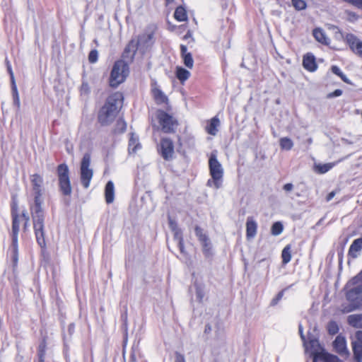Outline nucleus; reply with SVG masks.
<instances>
[{
	"mask_svg": "<svg viewBox=\"0 0 362 362\" xmlns=\"http://www.w3.org/2000/svg\"><path fill=\"white\" fill-rule=\"evenodd\" d=\"M33 194V204L30 206L36 241L42 249L46 248L45 211L42 207L45 192L44 179L39 173L30 176Z\"/></svg>",
	"mask_w": 362,
	"mask_h": 362,
	"instance_id": "nucleus-1",
	"label": "nucleus"
},
{
	"mask_svg": "<svg viewBox=\"0 0 362 362\" xmlns=\"http://www.w3.org/2000/svg\"><path fill=\"white\" fill-rule=\"evenodd\" d=\"M11 215L12 219L11 224V259L13 267L16 269L18 262V233L20 231L21 223H23V230L26 233L29 228L30 217L26 211L21 214L18 212L16 203H13L11 207Z\"/></svg>",
	"mask_w": 362,
	"mask_h": 362,
	"instance_id": "nucleus-2",
	"label": "nucleus"
},
{
	"mask_svg": "<svg viewBox=\"0 0 362 362\" xmlns=\"http://www.w3.org/2000/svg\"><path fill=\"white\" fill-rule=\"evenodd\" d=\"M124 95L119 91L110 94L98 112V121L102 126L109 125L121 110Z\"/></svg>",
	"mask_w": 362,
	"mask_h": 362,
	"instance_id": "nucleus-3",
	"label": "nucleus"
},
{
	"mask_svg": "<svg viewBox=\"0 0 362 362\" xmlns=\"http://www.w3.org/2000/svg\"><path fill=\"white\" fill-rule=\"evenodd\" d=\"M209 169L211 178L207 181V186L219 189L222 186L224 170L218 160L216 150L213 151L209 156Z\"/></svg>",
	"mask_w": 362,
	"mask_h": 362,
	"instance_id": "nucleus-4",
	"label": "nucleus"
},
{
	"mask_svg": "<svg viewBox=\"0 0 362 362\" xmlns=\"http://www.w3.org/2000/svg\"><path fill=\"white\" fill-rule=\"evenodd\" d=\"M129 72V65L123 59L115 62L109 78V86L117 88L122 83L128 76Z\"/></svg>",
	"mask_w": 362,
	"mask_h": 362,
	"instance_id": "nucleus-5",
	"label": "nucleus"
},
{
	"mask_svg": "<svg viewBox=\"0 0 362 362\" xmlns=\"http://www.w3.org/2000/svg\"><path fill=\"white\" fill-rule=\"evenodd\" d=\"M56 171L60 193L64 197L70 196L72 192V187L68 165L64 163L59 164Z\"/></svg>",
	"mask_w": 362,
	"mask_h": 362,
	"instance_id": "nucleus-6",
	"label": "nucleus"
},
{
	"mask_svg": "<svg viewBox=\"0 0 362 362\" xmlns=\"http://www.w3.org/2000/svg\"><path fill=\"white\" fill-rule=\"evenodd\" d=\"M156 117L161 131L164 133H173L178 127V122L173 115L163 110L156 111Z\"/></svg>",
	"mask_w": 362,
	"mask_h": 362,
	"instance_id": "nucleus-7",
	"label": "nucleus"
},
{
	"mask_svg": "<svg viewBox=\"0 0 362 362\" xmlns=\"http://www.w3.org/2000/svg\"><path fill=\"white\" fill-rule=\"evenodd\" d=\"M90 155L86 153L83 155L80 164V180L85 189L89 187L93 176V170L90 168Z\"/></svg>",
	"mask_w": 362,
	"mask_h": 362,
	"instance_id": "nucleus-8",
	"label": "nucleus"
},
{
	"mask_svg": "<svg viewBox=\"0 0 362 362\" xmlns=\"http://www.w3.org/2000/svg\"><path fill=\"white\" fill-rule=\"evenodd\" d=\"M156 27L154 25L148 26L145 31L136 38L139 47L141 49H148L151 47L155 42V34Z\"/></svg>",
	"mask_w": 362,
	"mask_h": 362,
	"instance_id": "nucleus-9",
	"label": "nucleus"
},
{
	"mask_svg": "<svg viewBox=\"0 0 362 362\" xmlns=\"http://www.w3.org/2000/svg\"><path fill=\"white\" fill-rule=\"evenodd\" d=\"M151 86V92L155 103L158 105L163 106L166 110L169 111L170 106L168 96L161 90L156 81L152 82Z\"/></svg>",
	"mask_w": 362,
	"mask_h": 362,
	"instance_id": "nucleus-10",
	"label": "nucleus"
},
{
	"mask_svg": "<svg viewBox=\"0 0 362 362\" xmlns=\"http://www.w3.org/2000/svg\"><path fill=\"white\" fill-rule=\"evenodd\" d=\"M158 152L164 160H168L172 159L174 155L173 141L168 138H162L158 146Z\"/></svg>",
	"mask_w": 362,
	"mask_h": 362,
	"instance_id": "nucleus-11",
	"label": "nucleus"
},
{
	"mask_svg": "<svg viewBox=\"0 0 362 362\" xmlns=\"http://www.w3.org/2000/svg\"><path fill=\"white\" fill-rule=\"evenodd\" d=\"M168 224L170 228L174 233V237L172 240H167L168 247L173 252L172 247L174 243L178 250L181 251V235H180L178 225L177 221L170 214H168Z\"/></svg>",
	"mask_w": 362,
	"mask_h": 362,
	"instance_id": "nucleus-12",
	"label": "nucleus"
},
{
	"mask_svg": "<svg viewBox=\"0 0 362 362\" xmlns=\"http://www.w3.org/2000/svg\"><path fill=\"white\" fill-rule=\"evenodd\" d=\"M195 233L202 244L204 254L206 257L211 256L212 255V247L208 236L199 227L195 228Z\"/></svg>",
	"mask_w": 362,
	"mask_h": 362,
	"instance_id": "nucleus-13",
	"label": "nucleus"
},
{
	"mask_svg": "<svg viewBox=\"0 0 362 362\" xmlns=\"http://www.w3.org/2000/svg\"><path fill=\"white\" fill-rule=\"evenodd\" d=\"M138 49V42H136V38H132L125 46L122 54V57L128 62H132Z\"/></svg>",
	"mask_w": 362,
	"mask_h": 362,
	"instance_id": "nucleus-14",
	"label": "nucleus"
},
{
	"mask_svg": "<svg viewBox=\"0 0 362 362\" xmlns=\"http://www.w3.org/2000/svg\"><path fill=\"white\" fill-rule=\"evenodd\" d=\"M347 299L352 302H356L352 308L344 310L346 312H350L358 305V301L362 300V284L350 288L346 293Z\"/></svg>",
	"mask_w": 362,
	"mask_h": 362,
	"instance_id": "nucleus-15",
	"label": "nucleus"
},
{
	"mask_svg": "<svg viewBox=\"0 0 362 362\" xmlns=\"http://www.w3.org/2000/svg\"><path fill=\"white\" fill-rule=\"evenodd\" d=\"M345 40L352 52L362 57V41L353 34H347Z\"/></svg>",
	"mask_w": 362,
	"mask_h": 362,
	"instance_id": "nucleus-16",
	"label": "nucleus"
},
{
	"mask_svg": "<svg viewBox=\"0 0 362 362\" xmlns=\"http://www.w3.org/2000/svg\"><path fill=\"white\" fill-rule=\"evenodd\" d=\"M194 287L196 291V296L199 301H202L206 295L205 286L202 277L194 275Z\"/></svg>",
	"mask_w": 362,
	"mask_h": 362,
	"instance_id": "nucleus-17",
	"label": "nucleus"
},
{
	"mask_svg": "<svg viewBox=\"0 0 362 362\" xmlns=\"http://www.w3.org/2000/svg\"><path fill=\"white\" fill-rule=\"evenodd\" d=\"M303 344L305 346V351L310 352L313 358L316 354H319L321 352H325L322 350L320 351V347L319 342L315 338L310 339L309 341H305L303 342Z\"/></svg>",
	"mask_w": 362,
	"mask_h": 362,
	"instance_id": "nucleus-18",
	"label": "nucleus"
},
{
	"mask_svg": "<svg viewBox=\"0 0 362 362\" xmlns=\"http://www.w3.org/2000/svg\"><path fill=\"white\" fill-rule=\"evenodd\" d=\"M333 345L335 351L340 355L346 356L348 354L346 340L344 337L341 335L337 336L334 341Z\"/></svg>",
	"mask_w": 362,
	"mask_h": 362,
	"instance_id": "nucleus-19",
	"label": "nucleus"
},
{
	"mask_svg": "<svg viewBox=\"0 0 362 362\" xmlns=\"http://www.w3.org/2000/svg\"><path fill=\"white\" fill-rule=\"evenodd\" d=\"M141 148V145L139 141V137L133 132L129 134L128 142V152L129 154H134Z\"/></svg>",
	"mask_w": 362,
	"mask_h": 362,
	"instance_id": "nucleus-20",
	"label": "nucleus"
},
{
	"mask_svg": "<svg viewBox=\"0 0 362 362\" xmlns=\"http://www.w3.org/2000/svg\"><path fill=\"white\" fill-rule=\"evenodd\" d=\"M357 340L352 342L353 351L354 356L358 362H361L362 360V332L357 334Z\"/></svg>",
	"mask_w": 362,
	"mask_h": 362,
	"instance_id": "nucleus-21",
	"label": "nucleus"
},
{
	"mask_svg": "<svg viewBox=\"0 0 362 362\" xmlns=\"http://www.w3.org/2000/svg\"><path fill=\"white\" fill-rule=\"evenodd\" d=\"M257 223L251 217L247 218L246 222V236L247 239L254 238L257 234Z\"/></svg>",
	"mask_w": 362,
	"mask_h": 362,
	"instance_id": "nucleus-22",
	"label": "nucleus"
},
{
	"mask_svg": "<svg viewBox=\"0 0 362 362\" xmlns=\"http://www.w3.org/2000/svg\"><path fill=\"white\" fill-rule=\"evenodd\" d=\"M105 199L107 204H110L114 202L115 186L113 182L111 180L106 183L105 187Z\"/></svg>",
	"mask_w": 362,
	"mask_h": 362,
	"instance_id": "nucleus-23",
	"label": "nucleus"
},
{
	"mask_svg": "<svg viewBox=\"0 0 362 362\" xmlns=\"http://www.w3.org/2000/svg\"><path fill=\"white\" fill-rule=\"evenodd\" d=\"M303 67L309 71H314L317 69L315 57L311 54H307L303 57Z\"/></svg>",
	"mask_w": 362,
	"mask_h": 362,
	"instance_id": "nucleus-24",
	"label": "nucleus"
},
{
	"mask_svg": "<svg viewBox=\"0 0 362 362\" xmlns=\"http://www.w3.org/2000/svg\"><path fill=\"white\" fill-rule=\"evenodd\" d=\"M362 250V238L356 239L351 245L349 250V256L356 258Z\"/></svg>",
	"mask_w": 362,
	"mask_h": 362,
	"instance_id": "nucleus-25",
	"label": "nucleus"
},
{
	"mask_svg": "<svg viewBox=\"0 0 362 362\" xmlns=\"http://www.w3.org/2000/svg\"><path fill=\"white\" fill-rule=\"evenodd\" d=\"M313 362H339V358L326 352H321L314 356Z\"/></svg>",
	"mask_w": 362,
	"mask_h": 362,
	"instance_id": "nucleus-26",
	"label": "nucleus"
},
{
	"mask_svg": "<svg viewBox=\"0 0 362 362\" xmlns=\"http://www.w3.org/2000/svg\"><path fill=\"white\" fill-rule=\"evenodd\" d=\"M220 125V120L217 117L211 118L206 127V131L209 134L215 136L218 132V127Z\"/></svg>",
	"mask_w": 362,
	"mask_h": 362,
	"instance_id": "nucleus-27",
	"label": "nucleus"
},
{
	"mask_svg": "<svg viewBox=\"0 0 362 362\" xmlns=\"http://www.w3.org/2000/svg\"><path fill=\"white\" fill-rule=\"evenodd\" d=\"M334 163H315L314 165V171L319 174H324L330 170L334 166Z\"/></svg>",
	"mask_w": 362,
	"mask_h": 362,
	"instance_id": "nucleus-28",
	"label": "nucleus"
},
{
	"mask_svg": "<svg viewBox=\"0 0 362 362\" xmlns=\"http://www.w3.org/2000/svg\"><path fill=\"white\" fill-rule=\"evenodd\" d=\"M127 130V123L122 118H119L117 120L115 127L112 129V132L113 134H122Z\"/></svg>",
	"mask_w": 362,
	"mask_h": 362,
	"instance_id": "nucleus-29",
	"label": "nucleus"
},
{
	"mask_svg": "<svg viewBox=\"0 0 362 362\" xmlns=\"http://www.w3.org/2000/svg\"><path fill=\"white\" fill-rule=\"evenodd\" d=\"M313 35L317 41L322 44L327 45L329 42L325 32L320 28H316L313 30Z\"/></svg>",
	"mask_w": 362,
	"mask_h": 362,
	"instance_id": "nucleus-30",
	"label": "nucleus"
},
{
	"mask_svg": "<svg viewBox=\"0 0 362 362\" xmlns=\"http://www.w3.org/2000/svg\"><path fill=\"white\" fill-rule=\"evenodd\" d=\"M348 322L354 327H362V315H351L348 317Z\"/></svg>",
	"mask_w": 362,
	"mask_h": 362,
	"instance_id": "nucleus-31",
	"label": "nucleus"
},
{
	"mask_svg": "<svg viewBox=\"0 0 362 362\" xmlns=\"http://www.w3.org/2000/svg\"><path fill=\"white\" fill-rule=\"evenodd\" d=\"M279 145L282 149L290 151L293 146V142L288 137H282L279 140Z\"/></svg>",
	"mask_w": 362,
	"mask_h": 362,
	"instance_id": "nucleus-32",
	"label": "nucleus"
},
{
	"mask_svg": "<svg viewBox=\"0 0 362 362\" xmlns=\"http://www.w3.org/2000/svg\"><path fill=\"white\" fill-rule=\"evenodd\" d=\"M11 90L13 105L17 107V109H19L21 106V102L16 84L11 86Z\"/></svg>",
	"mask_w": 362,
	"mask_h": 362,
	"instance_id": "nucleus-33",
	"label": "nucleus"
},
{
	"mask_svg": "<svg viewBox=\"0 0 362 362\" xmlns=\"http://www.w3.org/2000/svg\"><path fill=\"white\" fill-rule=\"evenodd\" d=\"M281 257H282V262L284 264H287L288 263L291 259V246L290 245H286L283 251H282V254H281Z\"/></svg>",
	"mask_w": 362,
	"mask_h": 362,
	"instance_id": "nucleus-34",
	"label": "nucleus"
},
{
	"mask_svg": "<svg viewBox=\"0 0 362 362\" xmlns=\"http://www.w3.org/2000/svg\"><path fill=\"white\" fill-rule=\"evenodd\" d=\"M283 229L284 226L281 222H275L272 226L271 233L273 235H279L282 233Z\"/></svg>",
	"mask_w": 362,
	"mask_h": 362,
	"instance_id": "nucleus-35",
	"label": "nucleus"
},
{
	"mask_svg": "<svg viewBox=\"0 0 362 362\" xmlns=\"http://www.w3.org/2000/svg\"><path fill=\"white\" fill-rule=\"evenodd\" d=\"M47 349V341L44 338L37 347V356H45Z\"/></svg>",
	"mask_w": 362,
	"mask_h": 362,
	"instance_id": "nucleus-36",
	"label": "nucleus"
},
{
	"mask_svg": "<svg viewBox=\"0 0 362 362\" xmlns=\"http://www.w3.org/2000/svg\"><path fill=\"white\" fill-rule=\"evenodd\" d=\"M291 2L293 7L298 11L304 10L307 7V4L304 0H291Z\"/></svg>",
	"mask_w": 362,
	"mask_h": 362,
	"instance_id": "nucleus-37",
	"label": "nucleus"
},
{
	"mask_svg": "<svg viewBox=\"0 0 362 362\" xmlns=\"http://www.w3.org/2000/svg\"><path fill=\"white\" fill-rule=\"evenodd\" d=\"M6 66L7 71L10 76L11 86L15 85L16 81H15V77H14L13 69H12V66H11L10 62L7 59L6 60Z\"/></svg>",
	"mask_w": 362,
	"mask_h": 362,
	"instance_id": "nucleus-38",
	"label": "nucleus"
},
{
	"mask_svg": "<svg viewBox=\"0 0 362 362\" xmlns=\"http://www.w3.org/2000/svg\"><path fill=\"white\" fill-rule=\"evenodd\" d=\"M98 59V52L96 49H92L88 54V61L91 64L95 63Z\"/></svg>",
	"mask_w": 362,
	"mask_h": 362,
	"instance_id": "nucleus-39",
	"label": "nucleus"
},
{
	"mask_svg": "<svg viewBox=\"0 0 362 362\" xmlns=\"http://www.w3.org/2000/svg\"><path fill=\"white\" fill-rule=\"evenodd\" d=\"M90 86L88 82L83 81L80 87L81 95H88L90 93Z\"/></svg>",
	"mask_w": 362,
	"mask_h": 362,
	"instance_id": "nucleus-40",
	"label": "nucleus"
},
{
	"mask_svg": "<svg viewBox=\"0 0 362 362\" xmlns=\"http://www.w3.org/2000/svg\"><path fill=\"white\" fill-rule=\"evenodd\" d=\"M184 64L187 67H188L189 69H192L193 67L194 60L190 54H187L185 55Z\"/></svg>",
	"mask_w": 362,
	"mask_h": 362,
	"instance_id": "nucleus-41",
	"label": "nucleus"
},
{
	"mask_svg": "<svg viewBox=\"0 0 362 362\" xmlns=\"http://www.w3.org/2000/svg\"><path fill=\"white\" fill-rule=\"evenodd\" d=\"M327 328L329 333L331 334H335L338 332V326L334 322H329Z\"/></svg>",
	"mask_w": 362,
	"mask_h": 362,
	"instance_id": "nucleus-42",
	"label": "nucleus"
},
{
	"mask_svg": "<svg viewBox=\"0 0 362 362\" xmlns=\"http://www.w3.org/2000/svg\"><path fill=\"white\" fill-rule=\"evenodd\" d=\"M174 18L177 21H181V6H179L176 8L175 11L174 13Z\"/></svg>",
	"mask_w": 362,
	"mask_h": 362,
	"instance_id": "nucleus-43",
	"label": "nucleus"
},
{
	"mask_svg": "<svg viewBox=\"0 0 362 362\" xmlns=\"http://www.w3.org/2000/svg\"><path fill=\"white\" fill-rule=\"evenodd\" d=\"M342 94V90L340 89H337L334 92L329 93L328 95L329 98H334V97H338L340 96Z\"/></svg>",
	"mask_w": 362,
	"mask_h": 362,
	"instance_id": "nucleus-44",
	"label": "nucleus"
},
{
	"mask_svg": "<svg viewBox=\"0 0 362 362\" xmlns=\"http://www.w3.org/2000/svg\"><path fill=\"white\" fill-rule=\"evenodd\" d=\"M361 277L358 276H355L348 283V286L356 285L358 283Z\"/></svg>",
	"mask_w": 362,
	"mask_h": 362,
	"instance_id": "nucleus-45",
	"label": "nucleus"
},
{
	"mask_svg": "<svg viewBox=\"0 0 362 362\" xmlns=\"http://www.w3.org/2000/svg\"><path fill=\"white\" fill-rule=\"evenodd\" d=\"M332 71L334 74H336V75H337V76H341V74L343 73V72L341 71V69H340L338 66H332Z\"/></svg>",
	"mask_w": 362,
	"mask_h": 362,
	"instance_id": "nucleus-46",
	"label": "nucleus"
},
{
	"mask_svg": "<svg viewBox=\"0 0 362 362\" xmlns=\"http://www.w3.org/2000/svg\"><path fill=\"white\" fill-rule=\"evenodd\" d=\"M190 75L191 74L189 71L182 69V82L188 79Z\"/></svg>",
	"mask_w": 362,
	"mask_h": 362,
	"instance_id": "nucleus-47",
	"label": "nucleus"
},
{
	"mask_svg": "<svg viewBox=\"0 0 362 362\" xmlns=\"http://www.w3.org/2000/svg\"><path fill=\"white\" fill-rule=\"evenodd\" d=\"M282 296H283V292H280V293L277 295V296H276L275 298H274V299L272 300V304L273 305H276V304L278 303V301H279V300L282 298Z\"/></svg>",
	"mask_w": 362,
	"mask_h": 362,
	"instance_id": "nucleus-48",
	"label": "nucleus"
},
{
	"mask_svg": "<svg viewBox=\"0 0 362 362\" xmlns=\"http://www.w3.org/2000/svg\"><path fill=\"white\" fill-rule=\"evenodd\" d=\"M283 189L286 192H291L293 189V185L291 183H287L284 185Z\"/></svg>",
	"mask_w": 362,
	"mask_h": 362,
	"instance_id": "nucleus-49",
	"label": "nucleus"
},
{
	"mask_svg": "<svg viewBox=\"0 0 362 362\" xmlns=\"http://www.w3.org/2000/svg\"><path fill=\"white\" fill-rule=\"evenodd\" d=\"M175 74L177 78L181 81V66H177Z\"/></svg>",
	"mask_w": 362,
	"mask_h": 362,
	"instance_id": "nucleus-50",
	"label": "nucleus"
},
{
	"mask_svg": "<svg viewBox=\"0 0 362 362\" xmlns=\"http://www.w3.org/2000/svg\"><path fill=\"white\" fill-rule=\"evenodd\" d=\"M335 196V192L332 191L331 192L327 197V201L329 202L333 199V197Z\"/></svg>",
	"mask_w": 362,
	"mask_h": 362,
	"instance_id": "nucleus-51",
	"label": "nucleus"
},
{
	"mask_svg": "<svg viewBox=\"0 0 362 362\" xmlns=\"http://www.w3.org/2000/svg\"><path fill=\"white\" fill-rule=\"evenodd\" d=\"M175 362H181V355L180 354V353L175 352Z\"/></svg>",
	"mask_w": 362,
	"mask_h": 362,
	"instance_id": "nucleus-52",
	"label": "nucleus"
},
{
	"mask_svg": "<svg viewBox=\"0 0 362 362\" xmlns=\"http://www.w3.org/2000/svg\"><path fill=\"white\" fill-rule=\"evenodd\" d=\"M129 362H136V355L134 352L130 355Z\"/></svg>",
	"mask_w": 362,
	"mask_h": 362,
	"instance_id": "nucleus-53",
	"label": "nucleus"
},
{
	"mask_svg": "<svg viewBox=\"0 0 362 362\" xmlns=\"http://www.w3.org/2000/svg\"><path fill=\"white\" fill-rule=\"evenodd\" d=\"M299 332L300 334V337H301L303 341L304 342L305 341V336L303 335V327L301 325H299Z\"/></svg>",
	"mask_w": 362,
	"mask_h": 362,
	"instance_id": "nucleus-54",
	"label": "nucleus"
},
{
	"mask_svg": "<svg viewBox=\"0 0 362 362\" xmlns=\"http://www.w3.org/2000/svg\"><path fill=\"white\" fill-rule=\"evenodd\" d=\"M182 22L187 21V16L186 11H185V10L184 9L183 7H182Z\"/></svg>",
	"mask_w": 362,
	"mask_h": 362,
	"instance_id": "nucleus-55",
	"label": "nucleus"
},
{
	"mask_svg": "<svg viewBox=\"0 0 362 362\" xmlns=\"http://www.w3.org/2000/svg\"><path fill=\"white\" fill-rule=\"evenodd\" d=\"M339 77L346 83H349V79L347 78V77L346 76V75H344L343 73L341 74V76H339Z\"/></svg>",
	"mask_w": 362,
	"mask_h": 362,
	"instance_id": "nucleus-56",
	"label": "nucleus"
},
{
	"mask_svg": "<svg viewBox=\"0 0 362 362\" xmlns=\"http://www.w3.org/2000/svg\"><path fill=\"white\" fill-rule=\"evenodd\" d=\"M175 0H165V4L166 6H169L170 4H173Z\"/></svg>",
	"mask_w": 362,
	"mask_h": 362,
	"instance_id": "nucleus-57",
	"label": "nucleus"
},
{
	"mask_svg": "<svg viewBox=\"0 0 362 362\" xmlns=\"http://www.w3.org/2000/svg\"><path fill=\"white\" fill-rule=\"evenodd\" d=\"M190 37H191V30H189L187 31V34L185 35V37H185V39H187V38Z\"/></svg>",
	"mask_w": 362,
	"mask_h": 362,
	"instance_id": "nucleus-58",
	"label": "nucleus"
},
{
	"mask_svg": "<svg viewBox=\"0 0 362 362\" xmlns=\"http://www.w3.org/2000/svg\"><path fill=\"white\" fill-rule=\"evenodd\" d=\"M45 356H38V362H45Z\"/></svg>",
	"mask_w": 362,
	"mask_h": 362,
	"instance_id": "nucleus-59",
	"label": "nucleus"
},
{
	"mask_svg": "<svg viewBox=\"0 0 362 362\" xmlns=\"http://www.w3.org/2000/svg\"><path fill=\"white\" fill-rule=\"evenodd\" d=\"M193 23H194L193 29H195L197 27V22H196L195 19L193 20Z\"/></svg>",
	"mask_w": 362,
	"mask_h": 362,
	"instance_id": "nucleus-60",
	"label": "nucleus"
},
{
	"mask_svg": "<svg viewBox=\"0 0 362 362\" xmlns=\"http://www.w3.org/2000/svg\"><path fill=\"white\" fill-rule=\"evenodd\" d=\"M182 54H184L186 52L187 48L182 45Z\"/></svg>",
	"mask_w": 362,
	"mask_h": 362,
	"instance_id": "nucleus-61",
	"label": "nucleus"
},
{
	"mask_svg": "<svg viewBox=\"0 0 362 362\" xmlns=\"http://www.w3.org/2000/svg\"><path fill=\"white\" fill-rule=\"evenodd\" d=\"M308 143H309V144H311V143H312V139H308Z\"/></svg>",
	"mask_w": 362,
	"mask_h": 362,
	"instance_id": "nucleus-62",
	"label": "nucleus"
},
{
	"mask_svg": "<svg viewBox=\"0 0 362 362\" xmlns=\"http://www.w3.org/2000/svg\"><path fill=\"white\" fill-rule=\"evenodd\" d=\"M182 31H183V30H184L185 25H184V24H182Z\"/></svg>",
	"mask_w": 362,
	"mask_h": 362,
	"instance_id": "nucleus-63",
	"label": "nucleus"
}]
</instances>
